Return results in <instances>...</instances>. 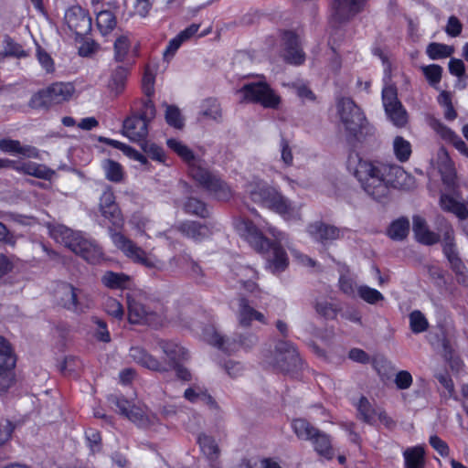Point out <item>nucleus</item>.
Instances as JSON below:
<instances>
[{"mask_svg":"<svg viewBox=\"0 0 468 468\" xmlns=\"http://www.w3.org/2000/svg\"><path fill=\"white\" fill-rule=\"evenodd\" d=\"M347 165L362 189L377 200L388 197L391 188L410 189L415 186L414 177L395 164L363 159L353 154Z\"/></svg>","mask_w":468,"mask_h":468,"instance_id":"obj_1","label":"nucleus"},{"mask_svg":"<svg viewBox=\"0 0 468 468\" xmlns=\"http://www.w3.org/2000/svg\"><path fill=\"white\" fill-rule=\"evenodd\" d=\"M234 228L238 234L256 250L263 252L271 250L268 268L271 272L279 273L287 268V254L281 247V243L285 240L282 232L264 220L255 223L241 217L234 220Z\"/></svg>","mask_w":468,"mask_h":468,"instance_id":"obj_2","label":"nucleus"},{"mask_svg":"<svg viewBox=\"0 0 468 468\" xmlns=\"http://www.w3.org/2000/svg\"><path fill=\"white\" fill-rule=\"evenodd\" d=\"M99 211L110 224L109 235L113 245L121 250L127 258L134 262L143 264L149 268H156L160 261L146 253L131 239L117 229H122L124 218L122 210L115 200V195L110 188L105 189L99 200Z\"/></svg>","mask_w":468,"mask_h":468,"instance_id":"obj_3","label":"nucleus"},{"mask_svg":"<svg viewBox=\"0 0 468 468\" xmlns=\"http://www.w3.org/2000/svg\"><path fill=\"white\" fill-rule=\"evenodd\" d=\"M157 347L165 356V363L147 353L140 346L130 349L131 358L137 364L154 371H166L168 367H176L187 358V351L176 341L160 339L156 342Z\"/></svg>","mask_w":468,"mask_h":468,"instance_id":"obj_4","label":"nucleus"},{"mask_svg":"<svg viewBox=\"0 0 468 468\" xmlns=\"http://www.w3.org/2000/svg\"><path fill=\"white\" fill-rule=\"evenodd\" d=\"M247 193L253 202L273 210L285 219L295 218L299 216L297 207L293 206L276 188L267 186L261 180L250 182L247 186Z\"/></svg>","mask_w":468,"mask_h":468,"instance_id":"obj_5","label":"nucleus"},{"mask_svg":"<svg viewBox=\"0 0 468 468\" xmlns=\"http://www.w3.org/2000/svg\"><path fill=\"white\" fill-rule=\"evenodd\" d=\"M49 234L57 242L63 244L89 262L96 263L103 255L101 248L95 240L87 239L81 232L73 231L63 225L51 227Z\"/></svg>","mask_w":468,"mask_h":468,"instance_id":"obj_6","label":"nucleus"},{"mask_svg":"<svg viewBox=\"0 0 468 468\" xmlns=\"http://www.w3.org/2000/svg\"><path fill=\"white\" fill-rule=\"evenodd\" d=\"M75 89L70 83L57 82L35 93L29 101L34 109H47L54 104L69 101L74 94Z\"/></svg>","mask_w":468,"mask_h":468,"instance_id":"obj_7","label":"nucleus"},{"mask_svg":"<svg viewBox=\"0 0 468 468\" xmlns=\"http://www.w3.org/2000/svg\"><path fill=\"white\" fill-rule=\"evenodd\" d=\"M337 113L346 132L355 137L367 127L364 113L349 98H341L336 103Z\"/></svg>","mask_w":468,"mask_h":468,"instance_id":"obj_8","label":"nucleus"},{"mask_svg":"<svg viewBox=\"0 0 468 468\" xmlns=\"http://www.w3.org/2000/svg\"><path fill=\"white\" fill-rule=\"evenodd\" d=\"M55 297L58 304L77 314L84 313L93 306L89 294L69 283L58 285Z\"/></svg>","mask_w":468,"mask_h":468,"instance_id":"obj_9","label":"nucleus"},{"mask_svg":"<svg viewBox=\"0 0 468 468\" xmlns=\"http://www.w3.org/2000/svg\"><path fill=\"white\" fill-rule=\"evenodd\" d=\"M245 102L259 103L264 108L275 109L281 102V98L264 81L245 84L238 91Z\"/></svg>","mask_w":468,"mask_h":468,"instance_id":"obj_10","label":"nucleus"},{"mask_svg":"<svg viewBox=\"0 0 468 468\" xmlns=\"http://www.w3.org/2000/svg\"><path fill=\"white\" fill-rule=\"evenodd\" d=\"M441 232L442 234L443 252L451 264V268L455 272L458 282L465 284L468 282L467 268L458 256L454 243L453 229L445 223L441 227Z\"/></svg>","mask_w":468,"mask_h":468,"instance_id":"obj_11","label":"nucleus"},{"mask_svg":"<svg viewBox=\"0 0 468 468\" xmlns=\"http://www.w3.org/2000/svg\"><path fill=\"white\" fill-rule=\"evenodd\" d=\"M263 357L267 365L283 371L289 370L292 366H295L299 359L294 346L285 341L277 343L274 351H265Z\"/></svg>","mask_w":468,"mask_h":468,"instance_id":"obj_12","label":"nucleus"},{"mask_svg":"<svg viewBox=\"0 0 468 468\" xmlns=\"http://www.w3.org/2000/svg\"><path fill=\"white\" fill-rule=\"evenodd\" d=\"M191 176L219 200H228L232 196L231 188L204 167H194Z\"/></svg>","mask_w":468,"mask_h":468,"instance_id":"obj_13","label":"nucleus"},{"mask_svg":"<svg viewBox=\"0 0 468 468\" xmlns=\"http://www.w3.org/2000/svg\"><path fill=\"white\" fill-rule=\"evenodd\" d=\"M116 406L122 415L140 427L146 428L157 422V418L154 415H146L141 408L134 406L123 398L116 399Z\"/></svg>","mask_w":468,"mask_h":468,"instance_id":"obj_14","label":"nucleus"},{"mask_svg":"<svg viewBox=\"0 0 468 468\" xmlns=\"http://www.w3.org/2000/svg\"><path fill=\"white\" fill-rule=\"evenodd\" d=\"M197 443L209 468H222L221 449L216 438L207 433H200L197 438Z\"/></svg>","mask_w":468,"mask_h":468,"instance_id":"obj_15","label":"nucleus"},{"mask_svg":"<svg viewBox=\"0 0 468 468\" xmlns=\"http://www.w3.org/2000/svg\"><path fill=\"white\" fill-rule=\"evenodd\" d=\"M65 22L78 36L85 35L91 29V18L87 11L79 5L71 6L66 11Z\"/></svg>","mask_w":468,"mask_h":468,"instance_id":"obj_16","label":"nucleus"},{"mask_svg":"<svg viewBox=\"0 0 468 468\" xmlns=\"http://www.w3.org/2000/svg\"><path fill=\"white\" fill-rule=\"evenodd\" d=\"M282 57L283 59L292 65H301L305 60V54L302 49L298 36L293 32H284L282 35Z\"/></svg>","mask_w":468,"mask_h":468,"instance_id":"obj_17","label":"nucleus"},{"mask_svg":"<svg viewBox=\"0 0 468 468\" xmlns=\"http://www.w3.org/2000/svg\"><path fill=\"white\" fill-rule=\"evenodd\" d=\"M122 133L130 141L143 144L148 134V123L138 116L128 117L123 122Z\"/></svg>","mask_w":468,"mask_h":468,"instance_id":"obj_18","label":"nucleus"},{"mask_svg":"<svg viewBox=\"0 0 468 468\" xmlns=\"http://www.w3.org/2000/svg\"><path fill=\"white\" fill-rule=\"evenodd\" d=\"M128 320L132 324H152L155 314L139 301L128 296Z\"/></svg>","mask_w":468,"mask_h":468,"instance_id":"obj_19","label":"nucleus"},{"mask_svg":"<svg viewBox=\"0 0 468 468\" xmlns=\"http://www.w3.org/2000/svg\"><path fill=\"white\" fill-rule=\"evenodd\" d=\"M12 169L17 173L31 176L37 178L48 180L54 175V171L42 164L35 162H17L14 160Z\"/></svg>","mask_w":468,"mask_h":468,"instance_id":"obj_20","label":"nucleus"},{"mask_svg":"<svg viewBox=\"0 0 468 468\" xmlns=\"http://www.w3.org/2000/svg\"><path fill=\"white\" fill-rule=\"evenodd\" d=\"M310 235L317 241L325 244L344 236V230L324 223H314L308 229Z\"/></svg>","mask_w":468,"mask_h":468,"instance_id":"obj_21","label":"nucleus"},{"mask_svg":"<svg viewBox=\"0 0 468 468\" xmlns=\"http://www.w3.org/2000/svg\"><path fill=\"white\" fill-rule=\"evenodd\" d=\"M0 151L10 154H19L27 158H38L39 151L31 145H22L18 140H0Z\"/></svg>","mask_w":468,"mask_h":468,"instance_id":"obj_22","label":"nucleus"},{"mask_svg":"<svg viewBox=\"0 0 468 468\" xmlns=\"http://www.w3.org/2000/svg\"><path fill=\"white\" fill-rule=\"evenodd\" d=\"M366 0H335L334 19L343 21L356 15L360 11Z\"/></svg>","mask_w":468,"mask_h":468,"instance_id":"obj_23","label":"nucleus"},{"mask_svg":"<svg viewBox=\"0 0 468 468\" xmlns=\"http://www.w3.org/2000/svg\"><path fill=\"white\" fill-rule=\"evenodd\" d=\"M238 320L239 324L244 327L250 326L253 320L266 324L264 314L250 306L244 298L239 301Z\"/></svg>","mask_w":468,"mask_h":468,"instance_id":"obj_24","label":"nucleus"},{"mask_svg":"<svg viewBox=\"0 0 468 468\" xmlns=\"http://www.w3.org/2000/svg\"><path fill=\"white\" fill-rule=\"evenodd\" d=\"M166 145L175 152L183 161L187 163L190 166V173L194 167H201L198 165V160L196 158L193 151L182 141L177 139H167Z\"/></svg>","mask_w":468,"mask_h":468,"instance_id":"obj_25","label":"nucleus"},{"mask_svg":"<svg viewBox=\"0 0 468 468\" xmlns=\"http://www.w3.org/2000/svg\"><path fill=\"white\" fill-rule=\"evenodd\" d=\"M413 232L420 243L432 245L439 241V236L429 229L426 221L420 216L413 218Z\"/></svg>","mask_w":468,"mask_h":468,"instance_id":"obj_26","label":"nucleus"},{"mask_svg":"<svg viewBox=\"0 0 468 468\" xmlns=\"http://www.w3.org/2000/svg\"><path fill=\"white\" fill-rule=\"evenodd\" d=\"M205 340L225 352H235L238 349V344L229 338H225L219 335L214 328L207 329L204 335Z\"/></svg>","mask_w":468,"mask_h":468,"instance_id":"obj_27","label":"nucleus"},{"mask_svg":"<svg viewBox=\"0 0 468 468\" xmlns=\"http://www.w3.org/2000/svg\"><path fill=\"white\" fill-rule=\"evenodd\" d=\"M437 155L440 162L439 169L443 182L447 185H452L455 178V170L447 151L444 148H441Z\"/></svg>","mask_w":468,"mask_h":468,"instance_id":"obj_28","label":"nucleus"},{"mask_svg":"<svg viewBox=\"0 0 468 468\" xmlns=\"http://www.w3.org/2000/svg\"><path fill=\"white\" fill-rule=\"evenodd\" d=\"M131 279L128 275L122 272L106 271L101 276L102 284L113 290H122L129 286Z\"/></svg>","mask_w":468,"mask_h":468,"instance_id":"obj_29","label":"nucleus"},{"mask_svg":"<svg viewBox=\"0 0 468 468\" xmlns=\"http://www.w3.org/2000/svg\"><path fill=\"white\" fill-rule=\"evenodd\" d=\"M425 451L422 446L407 448L403 452L405 468H424Z\"/></svg>","mask_w":468,"mask_h":468,"instance_id":"obj_30","label":"nucleus"},{"mask_svg":"<svg viewBox=\"0 0 468 468\" xmlns=\"http://www.w3.org/2000/svg\"><path fill=\"white\" fill-rule=\"evenodd\" d=\"M440 204L443 210L453 213L460 219H465L468 217V208L465 204L457 201L452 197L442 195Z\"/></svg>","mask_w":468,"mask_h":468,"instance_id":"obj_31","label":"nucleus"},{"mask_svg":"<svg viewBox=\"0 0 468 468\" xmlns=\"http://www.w3.org/2000/svg\"><path fill=\"white\" fill-rule=\"evenodd\" d=\"M179 231L182 232L186 237L194 239L195 241H200L208 236V229L206 226H203L197 222L189 221L183 223L178 228Z\"/></svg>","mask_w":468,"mask_h":468,"instance_id":"obj_32","label":"nucleus"},{"mask_svg":"<svg viewBox=\"0 0 468 468\" xmlns=\"http://www.w3.org/2000/svg\"><path fill=\"white\" fill-rule=\"evenodd\" d=\"M2 44L3 50L0 51V60L7 57L19 58L27 56V53L24 50L22 46L7 35L4 37Z\"/></svg>","mask_w":468,"mask_h":468,"instance_id":"obj_33","label":"nucleus"},{"mask_svg":"<svg viewBox=\"0 0 468 468\" xmlns=\"http://www.w3.org/2000/svg\"><path fill=\"white\" fill-rule=\"evenodd\" d=\"M392 151L398 161L407 162L412 153L411 144L404 137L397 135L392 142Z\"/></svg>","mask_w":468,"mask_h":468,"instance_id":"obj_34","label":"nucleus"},{"mask_svg":"<svg viewBox=\"0 0 468 468\" xmlns=\"http://www.w3.org/2000/svg\"><path fill=\"white\" fill-rule=\"evenodd\" d=\"M101 167L104 172L105 177L114 183L122 181L124 176V171L122 166L111 159H106L101 163Z\"/></svg>","mask_w":468,"mask_h":468,"instance_id":"obj_35","label":"nucleus"},{"mask_svg":"<svg viewBox=\"0 0 468 468\" xmlns=\"http://www.w3.org/2000/svg\"><path fill=\"white\" fill-rule=\"evenodd\" d=\"M115 16L110 11H101L96 16V25L102 36L109 35L116 27Z\"/></svg>","mask_w":468,"mask_h":468,"instance_id":"obj_36","label":"nucleus"},{"mask_svg":"<svg viewBox=\"0 0 468 468\" xmlns=\"http://www.w3.org/2000/svg\"><path fill=\"white\" fill-rule=\"evenodd\" d=\"M292 430L296 436L302 440L312 441L318 431L303 419H296L292 423Z\"/></svg>","mask_w":468,"mask_h":468,"instance_id":"obj_37","label":"nucleus"},{"mask_svg":"<svg viewBox=\"0 0 468 468\" xmlns=\"http://www.w3.org/2000/svg\"><path fill=\"white\" fill-rule=\"evenodd\" d=\"M385 112L388 120L396 127L402 128L408 123V112L401 103H399L395 107L388 108L385 110Z\"/></svg>","mask_w":468,"mask_h":468,"instance_id":"obj_38","label":"nucleus"},{"mask_svg":"<svg viewBox=\"0 0 468 468\" xmlns=\"http://www.w3.org/2000/svg\"><path fill=\"white\" fill-rule=\"evenodd\" d=\"M200 114L206 119L220 121L222 114L219 103L214 99L205 100L201 104Z\"/></svg>","mask_w":468,"mask_h":468,"instance_id":"obj_39","label":"nucleus"},{"mask_svg":"<svg viewBox=\"0 0 468 468\" xmlns=\"http://www.w3.org/2000/svg\"><path fill=\"white\" fill-rule=\"evenodd\" d=\"M316 452L325 458H332V447L328 436L318 431L314 438L312 440Z\"/></svg>","mask_w":468,"mask_h":468,"instance_id":"obj_40","label":"nucleus"},{"mask_svg":"<svg viewBox=\"0 0 468 468\" xmlns=\"http://www.w3.org/2000/svg\"><path fill=\"white\" fill-rule=\"evenodd\" d=\"M454 52L452 46L442 43H431L426 49V53L431 59H440L450 57Z\"/></svg>","mask_w":468,"mask_h":468,"instance_id":"obj_41","label":"nucleus"},{"mask_svg":"<svg viewBox=\"0 0 468 468\" xmlns=\"http://www.w3.org/2000/svg\"><path fill=\"white\" fill-rule=\"evenodd\" d=\"M410 230V222L408 219L399 218L395 220L388 230L389 238L395 240H401L408 235Z\"/></svg>","mask_w":468,"mask_h":468,"instance_id":"obj_42","label":"nucleus"},{"mask_svg":"<svg viewBox=\"0 0 468 468\" xmlns=\"http://www.w3.org/2000/svg\"><path fill=\"white\" fill-rule=\"evenodd\" d=\"M356 294L369 304H376L377 303L384 300V296L380 292L367 285H360L356 287Z\"/></svg>","mask_w":468,"mask_h":468,"instance_id":"obj_43","label":"nucleus"},{"mask_svg":"<svg viewBox=\"0 0 468 468\" xmlns=\"http://www.w3.org/2000/svg\"><path fill=\"white\" fill-rule=\"evenodd\" d=\"M144 152L153 160L165 165L166 162V154L165 150L152 142L144 141L141 144Z\"/></svg>","mask_w":468,"mask_h":468,"instance_id":"obj_44","label":"nucleus"},{"mask_svg":"<svg viewBox=\"0 0 468 468\" xmlns=\"http://www.w3.org/2000/svg\"><path fill=\"white\" fill-rule=\"evenodd\" d=\"M164 106L165 107V118L166 122L176 129H182L184 127V119L180 110L176 106L166 103H164Z\"/></svg>","mask_w":468,"mask_h":468,"instance_id":"obj_45","label":"nucleus"},{"mask_svg":"<svg viewBox=\"0 0 468 468\" xmlns=\"http://www.w3.org/2000/svg\"><path fill=\"white\" fill-rule=\"evenodd\" d=\"M242 286L250 292H255L258 286L254 282L257 279V272L249 267L242 268L238 273Z\"/></svg>","mask_w":468,"mask_h":468,"instance_id":"obj_46","label":"nucleus"},{"mask_svg":"<svg viewBox=\"0 0 468 468\" xmlns=\"http://www.w3.org/2000/svg\"><path fill=\"white\" fill-rule=\"evenodd\" d=\"M314 309L319 315L326 319L335 318L339 311V308L335 303L327 300L316 301L314 304Z\"/></svg>","mask_w":468,"mask_h":468,"instance_id":"obj_47","label":"nucleus"},{"mask_svg":"<svg viewBox=\"0 0 468 468\" xmlns=\"http://www.w3.org/2000/svg\"><path fill=\"white\" fill-rule=\"evenodd\" d=\"M16 359L9 343L0 336V368L2 367H15Z\"/></svg>","mask_w":468,"mask_h":468,"instance_id":"obj_48","label":"nucleus"},{"mask_svg":"<svg viewBox=\"0 0 468 468\" xmlns=\"http://www.w3.org/2000/svg\"><path fill=\"white\" fill-rule=\"evenodd\" d=\"M126 80V70L123 68H118L112 74L109 88L115 95L122 92Z\"/></svg>","mask_w":468,"mask_h":468,"instance_id":"obj_49","label":"nucleus"},{"mask_svg":"<svg viewBox=\"0 0 468 468\" xmlns=\"http://www.w3.org/2000/svg\"><path fill=\"white\" fill-rule=\"evenodd\" d=\"M185 398L190 402L212 403V398L200 387H191L186 389Z\"/></svg>","mask_w":468,"mask_h":468,"instance_id":"obj_50","label":"nucleus"},{"mask_svg":"<svg viewBox=\"0 0 468 468\" xmlns=\"http://www.w3.org/2000/svg\"><path fill=\"white\" fill-rule=\"evenodd\" d=\"M103 309L109 315L118 320H122L124 315V310L122 303L112 297L105 298Z\"/></svg>","mask_w":468,"mask_h":468,"instance_id":"obj_51","label":"nucleus"},{"mask_svg":"<svg viewBox=\"0 0 468 468\" xmlns=\"http://www.w3.org/2000/svg\"><path fill=\"white\" fill-rule=\"evenodd\" d=\"M410 325L413 333L419 334L427 330L429 323L420 311H413L410 314Z\"/></svg>","mask_w":468,"mask_h":468,"instance_id":"obj_52","label":"nucleus"},{"mask_svg":"<svg viewBox=\"0 0 468 468\" xmlns=\"http://www.w3.org/2000/svg\"><path fill=\"white\" fill-rule=\"evenodd\" d=\"M430 125L437 134H439L443 140L453 143L454 140L458 137V135L452 131L450 128L445 126L442 122L438 120H431L430 122Z\"/></svg>","mask_w":468,"mask_h":468,"instance_id":"obj_53","label":"nucleus"},{"mask_svg":"<svg viewBox=\"0 0 468 468\" xmlns=\"http://www.w3.org/2000/svg\"><path fill=\"white\" fill-rule=\"evenodd\" d=\"M131 48L127 36L119 37L114 42V57L118 61H123Z\"/></svg>","mask_w":468,"mask_h":468,"instance_id":"obj_54","label":"nucleus"},{"mask_svg":"<svg viewBox=\"0 0 468 468\" xmlns=\"http://www.w3.org/2000/svg\"><path fill=\"white\" fill-rule=\"evenodd\" d=\"M382 103L384 110L388 108L395 107L399 103H401L398 99L397 89L393 85H387L382 90Z\"/></svg>","mask_w":468,"mask_h":468,"instance_id":"obj_55","label":"nucleus"},{"mask_svg":"<svg viewBox=\"0 0 468 468\" xmlns=\"http://www.w3.org/2000/svg\"><path fill=\"white\" fill-rule=\"evenodd\" d=\"M184 209L186 213L196 215L198 217H206L207 210L206 205L197 198H188L185 205Z\"/></svg>","mask_w":468,"mask_h":468,"instance_id":"obj_56","label":"nucleus"},{"mask_svg":"<svg viewBox=\"0 0 468 468\" xmlns=\"http://www.w3.org/2000/svg\"><path fill=\"white\" fill-rule=\"evenodd\" d=\"M357 410L365 421L369 423L376 421L377 409H373L366 398L359 399Z\"/></svg>","mask_w":468,"mask_h":468,"instance_id":"obj_57","label":"nucleus"},{"mask_svg":"<svg viewBox=\"0 0 468 468\" xmlns=\"http://www.w3.org/2000/svg\"><path fill=\"white\" fill-rule=\"evenodd\" d=\"M129 224L141 235H145L151 221L144 216L135 213L129 219Z\"/></svg>","mask_w":468,"mask_h":468,"instance_id":"obj_58","label":"nucleus"},{"mask_svg":"<svg viewBox=\"0 0 468 468\" xmlns=\"http://www.w3.org/2000/svg\"><path fill=\"white\" fill-rule=\"evenodd\" d=\"M279 150L281 153V160L287 167L292 166L293 164V154L289 141L281 137L279 142Z\"/></svg>","mask_w":468,"mask_h":468,"instance_id":"obj_59","label":"nucleus"},{"mask_svg":"<svg viewBox=\"0 0 468 468\" xmlns=\"http://www.w3.org/2000/svg\"><path fill=\"white\" fill-rule=\"evenodd\" d=\"M423 74L431 85H435L440 82L441 78L442 69L441 66L431 64L422 68Z\"/></svg>","mask_w":468,"mask_h":468,"instance_id":"obj_60","label":"nucleus"},{"mask_svg":"<svg viewBox=\"0 0 468 468\" xmlns=\"http://www.w3.org/2000/svg\"><path fill=\"white\" fill-rule=\"evenodd\" d=\"M86 440L90 451L95 453L101 451V437L98 431L88 429L85 432Z\"/></svg>","mask_w":468,"mask_h":468,"instance_id":"obj_61","label":"nucleus"},{"mask_svg":"<svg viewBox=\"0 0 468 468\" xmlns=\"http://www.w3.org/2000/svg\"><path fill=\"white\" fill-rule=\"evenodd\" d=\"M445 33L452 37H459L463 30V24L458 17L451 16L445 26Z\"/></svg>","mask_w":468,"mask_h":468,"instance_id":"obj_62","label":"nucleus"},{"mask_svg":"<svg viewBox=\"0 0 468 468\" xmlns=\"http://www.w3.org/2000/svg\"><path fill=\"white\" fill-rule=\"evenodd\" d=\"M394 382L399 389H407L411 386L413 378L409 371L400 370L395 375Z\"/></svg>","mask_w":468,"mask_h":468,"instance_id":"obj_63","label":"nucleus"},{"mask_svg":"<svg viewBox=\"0 0 468 468\" xmlns=\"http://www.w3.org/2000/svg\"><path fill=\"white\" fill-rule=\"evenodd\" d=\"M14 367H2L0 368V393L6 391L13 382Z\"/></svg>","mask_w":468,"mask_h":468,"instance_id":"obj_64","label":"nucleus"}]
</instances>
